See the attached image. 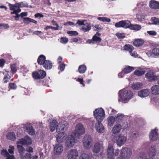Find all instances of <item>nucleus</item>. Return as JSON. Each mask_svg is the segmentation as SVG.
Listing matches in <instances>:
<instances>
[{
	"instance_id": "30",
	"label": "nucleus",
	"mask_w": 159,
	"mask_h": 159,
	"mask_svg": "<svg viewBox=\"0 0 159 159\" xmlns=\"http://www.w3.org/2000/svg\"><path fill=\"white\" fill-rule=\"evenodd\" d=\"M134 70L133 67L129 66H127L125 67L122 70V72L125 74L129 73Z\"/></svg>"
},
{
	"instance_id": "48",
	"label": "nucleus",
	"mask_w": 159,
	"mask_h": 159,
	"mask_svg": "<svg viewBox=\"0 0 159 159\" xmlns=\"http://www.w3.org/2000/svg\"><path fill=\"white\" fill-rule=\"evenodd\" d=\"M67 33L70 36H77L78 34V33L76 31H69Z\"/></svg>"
},
{
	"instance_id": "56",
	"label": "nucleus",
	"mask_w": 159,
	"mask_h": 159,
	"mask_svg": "<svg viewBox=\"0 0 159 159\" xmlns=\"http://www.w3.org/2000/svg\"><path fill=\"white\" fill-rule=\"evenodd\" d=\"M14 147L12 146H10L9 148L8 149L9 153L11 154H13L14 153Z\"/></svg>"
},
{
	"instance_id": "54",
	"label": "nucleus",
	"mask_w": 159,
	"mask_h": 159,
	"mask_svg": "<svg viewBox=\"0 0 159 159\" xmlns=\"http://www.w3.org/2000/svg\"><path fill=\"white\" fill-rule=\"evenodd\" d=\"M80 159H89V156L87 154H82L80 156Z\"/></svg>"
},
{
	"instance_id": "55",
	"label": "nucleus",
	"mask_w": 159,
	"mask_h": 159,
	"mask_svg": "<svg viewBox=\"0 0 159 159\" xmlns=\"http://www.w3.org/2000/svg\"><path fill=\"white\" fill-rule=\"evenodd\" d=\"M76 81L80 82V84H81L83 87L85 86V85L84 84V81L83 78H78L77 79Z\"/></svg>"
},
{
	"instance_id": "58",
	"label": "nucleus",
	"mask_w": 159,
	"mask_h": 159,
	"mask_svg": "<svg viewBox=\"0 0 159 159\" xmlns=\"http://www.w3.org/2000/svg\"><path fill=\"white\" fill-rule=\"evenodd\" d=\"M17 4L19 6L18 7H27V4H25L23 2H21L20 3H17Z\"/></svg>"
},
{
	"instance_id": "24",
	"label": "nucleus",
	"mask_w": 159,
	"mask_h": 159,
	"mask_svg": "<svg viewBox=\"0 0 159 159\" xmlns=\"http://www.w3.org/2000/svg\"><path fill=\"white\" fill-rule=\"evenodd\" d=\"M151 92L153 95H156L159 94V86L155 85L152 86L151 89Z\"/></svg>"
},
{
	"instance_id": "41",
	"label": "nucleus",
	"mask_w": 159,
	"mask_h": 159,
	"mask_svg": "<svg viewBox=\"0 0 159 159\" xmlns=\"http://www.w3.org/2000/svg\"><path fill=\"white\" fill-rule=\"evenodd\" d=\"M98 20L102 22H109L111 21L110 19L106 17H98Z\"/></svg>"
},
{
	"instance_id": "2",
	"label": "nucleus",
	"mask_w": 159,
	"mask_h": 159,
	"mask_svg": "<svg viewBox=\"0 0 159 159\" xmlns=\"http://www.w3.org/2000/svg\"><path fill=\"white\" fill-rule=\"evenodd\" d=\"M27 139H22L19 141L17 143V148L20 154L21 155L22 154L25 150V149L23 147L22 145H19V144H20L22 145H29L31 144L32 142L30 138L28 136H26Z\"/></svg>"
},
{
	"instance_id": "60",
	"label": "nucleus",
	"mask_w": 159,
	"mask_h": 159,
	"mask_svg": "<svg viewBox=\"0 0 159 159\" xmlns=\"http://www.w3.org/2000/svg\"><path fill=\"white\" fill-rule=\"evenodd\" d=\"M116 36L119 39H124L125 37L124 34L122 33H118L116 34Z\"/></svg>"
},
{
	"instance_id": "53",
	"label": "nucleus",
	"mask_w": 159,
	"mask_h": 159,
	"mask_svg": "<svg viewBox=\"0 0 159 159\" xmlns=\"http://www.w3.org/2000/svg\"><path fill=\"white\" fill-rule=\"evenodd\" d=\"M152 19L153 24L159 25V19L156 17H152Z\"/></svg>"
},
{
	"instance_id": "3",
	"label": "nucleus",
	"mask_w": 159,
	"mask_h": 159,
	"mask_svg": "<svg viewBox=\"0 0 159 159\" xmlns=\"http://www.w3.org/2000/svg\"><path fill=\"white\" fill-rule=\"evenodd\" d=\"M65 125L63 124H60L57 128L58 134L56 136L57 141L59 143H62L64 140V131Z\"/></svg>"
},
{
	"instance_id": "47",
	"label": "nucleus",
	"mask_w": 159,
	"mask_h": 159,
	"mask_svg": "<svg viewBox=\"0 0 159 159\" xmlns=\"http://www.w3.org/2000/svg\"><path fill=\"white\" fill-rule=\"evenodd\" d=\"M152 53L154 56H157L159 55V49L157 48H154L152 50Z\"/></svg>"
},
{
	"instance_id": "27",
	"label": "nucleus",
	"mask_w": 159,
	"mask_h": 159,
	"mask_svg": "<svg viewBox=\"0 0 159 159\" xmlns=\"http://www.w3.org/2000/svg\"><path fill=\"white\" fill-rule=\"evenodd\" d=\"M122 129V127L120 125L117 124L115 125L112 129L113 133L114 134H116L119 133Z\"/></svg>"
},
{
	"instance_id": "17",
	"label": "nucleus",
	"mask_w": 159,
	"mask_h": 159,
	"mask_svg": "<svg viewBox=\"0 0 159 159\" xmlns=\"http://www.w3.org/2000/svg\"><path fill=\"white\" fill-rule=\"evenodd\" d=\"M149 6L152 9H159V2L154 0H152L149 2Z\"/></svg>"
},
{
	"instance_id": "21",
	"label": "nucleus",
	"mask_w": 159,
	"mask_h": 159,
	"mask_svg": "<svg viewBox=\"0 0 159 159\" xmlns=\"http://www.w3.org/2000/svg\"><path fill=\"white\" fill-rule=\"evenodd\" d=\"M144 42V41L142 39H135L133 42V44L135 47H139L141 46Z\"/></svg>"
},
{
	"instance_id": "39",
	"label": "nucleus",
	"mask_w": 159,
	"mask_h": 159,
	"mask_svg": "<svg viewBox=\"0 0 159 159\" xmlns=\"http://www.w3.org/2000/svg\"><path fill=\"white\" fill-rule=\"evenodd\" d=\"M23 20L24 21V23L26 22L25 21H27L29 22H32L35 24L37 23V21L36 20L29 17H24L23 18Z\"/></svg>"
},
{
	"instance_id": "61",
	"label": "nucleus",
	"mask_w": 159,
	"mask_h": 159,
	"mask_svg": "<svg viewBox=\"0 0 159 159\" xmlns=\"http://www.w3.org/2000/svg\"><path fill=\"white\" fill-rule=\"evenodd\" d=\"M94 27L96 28L95 30L97 31H99V30H101L102 29V26L99 25H96Z\"/></svg>"
},
{
	"instance_id": "44",
	"label": "nucleus",
	"mask_w": 159,
	"mask_h": 159,
	"mask_svg": "<svg viewBox=\"0 0 159 159\" xmlns=\"http://www.w3.org/2000/svg\"><path fill=\"white\" fill-rule=\"evenodd\" d=\"M60 41L62 43L66 44L68 42L69 40L66 37H62L60 38Z\"/></svg>"
},
{
	"instance_id": "10",
	"label": "nucleus",
	"mask_w": 159,
	"mask_h": 159,
	"mask_svg": "<svg viewBox=\"0 0 159 159\" xmlns=\"http://www.w3.org/2000/svg\"><path fill=\"white\" fill-rule=\"evenodd\" d=\"M85 132V129L83 125L80 123L77 125L75 128V136H79L84 134Z\"/></svg>"
},
{
	"instance_id": "51",
	"label": "nucleus",
	"mask_w": 159,
	"mask_h": 159,
	"mask_svg": "<svg viewBox=\"0 0 159 159\" xmlns=\"http://www.w3.org/2000/svg\"><path fill=\"white\" fill-rule=\"evenodd\" d=\"M65 67V64L64 63H61L59 65L58 69L62 71L64 70Z\"/></svg>"
},
{
	"instance_id": "28",
	"label": "nucleus",
	"mask_w": 159,
	"mask_h": 159,
	"mask_svg": "<svg viewBox=\"0 0 159 159\" xmlns=\"http://www.w3.org/2000/svg\"><path fill=\"white\" fill-rule=\"evenodd\" d=\"M7 139L13 141L16 139L15 134L13 132H9L7 133Z\"/></svg>"
},
{
	"instance_id": "20",
	"label": "nucleus",
	"mask_w": 159,
	"mask_h": 159,
	"mask_svg": "<svg viewBox=\"0 0 159 159\" xmlns=\"http://www.w3.org/2000/svg\"><path fill=\"white\" fill-rule=\"evenodd\" d=\"M42 66L46 70H50L52 68L53 64L50 60H47Z\"/></svg>"
},
{
	"instance_id": "40",
	"label": "nucleus",
	"mask_w": 159,
	"mask_h": 159,
	"mask_svg": "<svg viewBox=\"0 0 159 159\" xmlns=\"http://www.w3.org/2000/svg\"><path fill=\"white\" fill-rule=\"evenodd\" d=\"M38 71L39 75V76H40L41 79H43L46 76V73L45 71L42 70H38Z\"/></svg>"
},
{
	"instance_id": "46",
	"label": "nucleus",
	"mask_w": 159,
	"mask_h": 159,
	"mask_svg": "<svg viewBox=\"0 0 159 159\" xmlns=\"http://www.w3.org/2000/svg\"><path fill=\"white\" fill-rule=\"evenodd\" d=\"M115 26L116 28H123V20H121L118 22L116 23L115 24Z\"/></svg>"
},
{
	"instance_id": "23",
	"label": "nucleus",
	"mask_w": 159,
	"mask_h": 159,
	"mask_svg": "<svg viewBox=\"0 0 159 159\" xmlns=\"http://www.w3.org/2000/svg\"><path fill=\"white\" fill-rule=\"evenodd\" d=\"M91 28V25L90 24L86 23L83 25L81 30L84 32H88L89 31Z\"/></svg>"
},
{
	"instance_id": "31",
	"label": "nucleus",
	"mask_w": 159,
	"mask_h": 159,
	"mask_svg": "<svg viewBox=\"0 0 159 159\" xmlns=\"http://www.w3.org/2000/svg\"><path fill=\"white\" fill-rule=\"evenodd\" d=\"M86 70V66L84 65H81L79 66L78 71L80 74H83L85 72Z\"/></svg>"
},
{
	"instance_id": "38",
	"label": "nucleus",
	"mask_w": 159,
	"mask_h": 159,
	"mask_svg": "<svg viewBox=\"0 0 159 159\" xmlns=\"http://www.w3.org/2000/svg\"><path fill=\"white\" fill-rule=\"evenodd\" d=\"M32 75L33 78L35 80L41 79L39 75L38 71L33 72Z\"/></svg>"
},
{
	"instance_id": "63",
	"label": "nucleus",
	"mask_w": 159,
	"mask_h": 159,
	"mask_svg": "<svg viewBox=\"0 0 159 159\" xmlns=\"http://www.w3.org/2000/svg\"><path fill=\"white\" fill-rule=\"evenodd\" d=\"M147 32L150 35L155 36L157 34V32L154 30L148 31Z\"/></svg>"
},
{
	"instance_id": "15",
	"label": "nucleus",
	"mask_w": 159,
	"mask_h": 159,
	"mask_svg": "<svg viewBox=\"0 0 159 159\" xmlns=\"http://www.w3.org/2000/svg\"><path fill=\"white\" fill-rule=\"evenodd\" d=\"M149 138L151 140L153 141L157 140L158 138V133L156 129L151 130L149 133Z\"/></svg>"
},
{
	"instance_id": "29",
	"label": "nucleus",
	"mask_w": 159,
	"mask_h": 159,
	"mask_svg": "<svg viewBox=\"0 0 159 159\" xmlns=\"http://www.w3.org/2000/svg\"><path fill=\"white\" fill-rule=\"evenodd\" d=\"M145 72V71L143 69H138L134 71V74L136 76H140L143 75Z\"/></svg>"
},
{
	"instance_id": "14",
	"label": "nucleus",
	"mask_w": 159,
	"mask_h": 159,
	"mask_svg": "<svg viewBox=\"0 0 159 159\" xmlns=\"http://www.w3.org/2000/svg\"><path fill=\"white\" fill-rule=\"evenodd\" d=\"M63 151V147L62 145L57 144L54 147V152L56 155H61Z\"/></svg>"
},
{
	"instance_id": "16",
	"label": "nucleus",
	"mask_w": 159,
	"mask_h": 159,
	"mask_svg": "<svg viewBox=\"0 0 159 159\" xmlns=\"http://www.w3.org/2000/svg\"><path fill=\"white\" fill-rule=\"evenodd\" d=\"M103 149V145L102 144L98 142L96 143L94 146L93 151L94 153H97Z\"/></svg>"
},
{
	"instance_id": "32",
	"label": "nucleus",
	"mask_w": 159,
	"mask_h": 159,
	"mask_svg": "<svg viewBox=\"0 0 159 159\" xmlns=\"http://www.w3.org/2000/svg\"><path fill=\"white\" fill-rule=\"evenodd\" d=\"M125 50L128 51L129 52H132L134 49V47L132 45L129 44L125 45L123 47Z\"/></svg>"
},
{
	"instance_id": "43",
	"label": "nucleus",
	"mask_w": 159,
	"mask_h": 159,
	"mask_svg": "<svg viewBox=\"0 0 159 159\" xmlns=\"http://www.w3.org/2000/svg\"><path fill=\"white\" fill-rule=\"evenodd\" d=\"M8 6L9 7L10 10H15L16 9L19 7L18 5L17 4V3L14 5L9 3Z\"/></svg>"
},
{
	"instance_id": "50",
	"label": "nucleus",
	"mask_w": 159,
	"mask_h": 159,
	"mask_svg": "<svg viewBox=\"0 0 159 159\" xmlns=\"http://www.w3.org/2000/svg\"><path fill=\"white\" fill-rule=\"evenodd\" d=\"M9 87L11 89H16L17 86L16 84L14 83H9Z\"/></svg>"
},
{
	"instance_id": "62",
	"label": "nucleus",
	"mask_w": 159,
	"mask_h": 159,
	"mask_svg": "<svg viewBox=\"0 0 159 159\" xmlns=\"http://www.w3.org/2000/svg\"><path fill=\"white\" fill-rule=\"evenodd\" d=\"M11 78V77H7L4 76L3 79V83L4 84L7 83L9 81Z\"/></svg>"
},
{
	"instance_id": "42",
	"label": "nucleus",
	"mask_w": 159,
	"mask_h": 159,
	"mask_svg": "<svg viewBox=\"0 0 159 159\" xmlns=\"http://www.w3.org/2000/svg\"><path fill=\"white\" fill-rule=\"evenodd\" d=\"M124 117V116L123 114H118L115 116V118L116 121H120L122 120Z\"/></svg>"
},
{
	"instance_id": "4",
	"label": "nucleus",
	"mask_w": 159,
	"mask_h": 159,
	"mask_svg": "<svg viewBox=\"0 0 159 159\" xmlns=\"http://www.w3.org/2000/svg\"><path fill=\"white\" fill-rule=\"evenodd\" d=\"M93 115L98 122H101L105 117V112L102 108L96 109L93 111Z\"/></svg>"
},
{
	"instance_id": "18",
	"label": "nucleus",
	"mask_w": 159,
	"mask_h": 159,
	"mask_svg": "<svg viewBox=\"0 0 159 159\" xmlns=\"http://www.w3.org/2000/svg\"><path fill=\"white\" fill-rule=\"evenodd\" d=\"M60 124H62L61 123L58 124L56 120H53L50 123V129L51 131L53 132L60 125Z\"/></svg>"
},
{
	"instance_id": "11",
	"label": "nucleus",
	"mask_w": 159,
	"mask_h": 159,
	"mask_svg": "<svg viewBox=\"0 0 159 159\" xmlns=\"http://www.w3.org/2000/svg\"><path fill=\"white\" fill-rule=\"evenodd\" d=\"M145 77L148 79L149 82L155 81L158 80V77L155 75L154 72L149 71L145 75Z\"/></svg>"
},
{
	"instance_id": "19",
	"label": "nucleus",
	"mask_w": 159,
	"mask_h": 159,
	"mask_svg": "<svg viewBox=\"0 0 159 159\" xmlns=\"http://www.w3.org/2000/svg\"><path fill=\"white\" fill-rule=\"evenodd\" d=\"M150 93L148 89H143L138 92V94L139 96L141 97H145L148 96Z\"/></svg>"
},
{
	"instance_id": "9",
	"label": "nucleus",
	"mask_w": 159,
	"mask_h": 159,
	"mask_svg": "<svg viewBox=\"0 0 159 159\" xmlns=\"http://www.w3.org/2000/svg\"><path fill=\"white\" fill-rule=\"evenodd\" d=\"M114 139L116 140L117 145L120 147L125 143L127 137L124 135H119L115 136Z\"/></svg>"
},
{
	"instance_id": "36",
	"label": "nucleus",
	"mask_w": 159,
	"mask_h": 159,
	"mask_svg": "<svg viewBox=\"0 0 159 159\" xmlns=\"http://www.w3.org/2000/svg\"><path fill=\"white\" fill-rule=\"evenodd\" d=\"M10 67L13 74L16 73L17 70L16 64L14 63L10 64Z\"/></svg>"
},
{
	"instance_id": "37",
	"label": "nucleus",
	"mask_w": 159,
	"mask_h": 159,
	"mask_svg": "<svg viewBox=\"0 0 159 159\" xmlns=\"http://www.w3.org/2000/svg\"><path fill=\"white\" fill-rule=\"evenodd\" d=\"M142 86L141 83H137L136 84H133L132 85V88L134 89L139 90V89Z\"/></svg>"
},
{
	"instance_id": "8",
	"label": "nucleus",
	"mask_w": 159,
	"mask_h": 159,
	"mask_svg": "<svg viewBox=\"0 0 159 159\" xmlns=\"http://www.w3.org/2000/svg\"><path fill=\"white\" fill-rule=\"evenodd\" d=\"M78 154L79 152L77 150L73 149L67 152L66 156L68 159H76Z\"/></svg>"
},
{
	"instance_id": "59",
	"label": "nucleus",
	"mask_w": 159,
	"mask_h": 159,
	"mask_svg": "<svg viewBox=\"0 0 159 159\" xmlns=\"http://www.w3.org/2000/svg\"><path fill=\"white\" fill-rule=\"evenodd\" d=\"M124 124L125 125V126H124L123 128V129H126V130H129V125L127 123V122L124 123Z\"/></svg>"
},
{
	"instance_id": "64",
	"label": "nucleus",
	"mask_w": 159,
	"mask_h": 159,
	"mask_svg": "<svg viewBox=\"0 0 159 159\" xmlns=\"http://www.w3.org/2000/svg\"><path fill=\"white\" fill-rule=\"evenodd\" d=\"M25 157L26 159H31L32 158L31 154L29 153H26Z\"/></svg>"
},
{
	"instance_id": "7",
	"label": "nucleus",
	"mask_w": 159,
	"mask_h": 159,
	"mask_svg": "<svg viewBox=\"0 0 159 159\" xmlns=\"http://www.w3.org/2000/svg\"><path fill=\"white\" fill-rule=\"evenodd\" d=\"M92 141L93 140L90 135H85L83 140V145L85 148H90L92 146Z\"/></svg>"
},
{
	"instance_id": "45",
	"label": "nucleus",
	"mask_w": 159,
	"mask_h": 159,
	"mask_svg": "<svg viewBox=\"0 0 159 159\" xmlns=\"http://www.w3.org/2000/svg\"><path fill=\"white\" fill-rule=\"evenodd\" d=\"M26 129L28 131V132L29 134L31 135H34L35 134V131L34 129L32 128L27 127L26 128Z\"/></svg>"
},
{
	"instance_id": "25",
	"label": "nucleus",
	"mask_w": 159,
	"mask_h": 159,
	"mask_svg": "<svg viewBox=\"0 0 159 159\" xmlns=\"http://www.w3.org/2000/svg\"><path fill=\"white\" fill-rule=\"evenodd\" d=\"M98 124L96 125V128L97 131L99 133H103L104 130V128L101 122H98Z\"/></svg>"
},
{
	"instance_id": "52",
	"label": "nucleus",
	"mask_w": 159,
	"mask_h": 159,
	"mask_svg": "<svg viewBox=\"0 0 159 159\" xmlns=\"http://www.w3.org/2000/svg\"><path fill=\"white\" fill-rule=\"evenodd\" d=\"M139 134V133L137 131H134L132 132L131 134V137L134 138L137 137Z\"/></svg>"
},
{
	"instance_id": "5",
	"label": "nucleus",
	"mask_w": 159,
	"mask_h": 159,
	"mask_svg": "<svg viewBox=\"0 0 159 159\" xmlns=\"http://www.w3.org/2000/svg\"><path fill=\"white\" fill-rule=\"evenodd\" d=\"M132 154V151L130 148H123L121 151L120 157L119 159H126L128 158Z\"/></svg>"
},
{
	"instance_id": "57",
	"label": "nucleus",
	"mask_w": 159,
	"mask_h": 159,
	"mask_svg": "<svg viewBox=\"0 0 159 159\" xmlns=\"http://www.w3.org/2000/svg\"><path fill=\"white\" fill-rule=\"evenodd\" d=\"M1 154L6 157L9 155V153L6 149H3L1 152Z\"/></svg>"
},
{
	"instance_id": "26",
	"label": "nucleus",
	"mask_w": 159,
	"mask_h": 159,
	"mask_svg": "<svg viewBox=\"0 0 159 159\" xmlns=\"http://www.w3.org/2000/svg\"><path fill=\"white\" fill-rule=\"evenodd\" d=\"M156 147L155 146H152L149 149L148 153L149 156L150 157L152 158L153 157L155 156L156 154Z\"/></svg>"
},
{
	"instance_id": "13",
	"label": "nucleus",
	"mask_w": 159,
	"mask_h": 159,
	"mask_svg": "<svg viewBox=\"0 0 159 159\" xmlns=\"http://www.w3.org/2000/svg\"><path fill=\"white\" fill-rule=\"evenodd\" d=\"M75 138L72 135H68L66 138L65 142L66 146L68 147H71L74 145Z\"/></svg>"
},
{
	"instance_id": "22",
	"label": "nucleus",
	"mask_w": 159,
	"mask_h": 159,
	"mask_svg": "<svg viewBox=\"0 0 159 159\" xmlns=\"http://www.w3.org/2000/svg\"><path fill=\"white\" fill-rule=\"evenodd\" d=\"M46 60V57L43 55L41 54L38 57L37 62L39 65L42 66Z\"/></svg>"
},
{
	"instance_id": "34",
	"label": "nucleus",
	"mask_w": 159,
	"mask_h": 159,
	"mask_svg": "<svg viewBox=\"0 0 159 159\" xmlns=\"http://www.w3.org/2000/svg\"><path fill=\"white\" fill-rule=\"evenodd\" d=\"M116 120L115 117L113 116L109 117L107 119L108 125L110 126H113Z\"/></svg>"
},
{
	"instance_id": "35",
	"label": "nucleus",
	"mask_w": 159,
	"mask_h": 159,
	"mask_svg": "<svg viewBox=\"0 0 159 159\" xmlns=\"http://www.w3.org/2000/svg\"><path fill=\"white\" fill-rule=\"evenodd\" d=\"M123 28L124 29H129L131 24L130 21L128 20H123Z\"/></svg>"
},
{
	"instance_id": "49",
	"label": "nucleus",
	"mask_w": 159,
	"mask_h": 159,
	"mask_svg": "<svg viewBox=\"0 0 159 159\" xmlns=\"http://www.w3.org/2000/svg\"><path fill=\"white\" fill-rule=\"evenodd\" d=\"M52 29L54 30H57L59 29V26H56V27H54L52 26H47L45 27L44 29L45 30H47L48 29Z\"/></svg>"
},
{
	"instance_id": "33",
	"label": "nucleus",
	"mask_w": 159,
	"mask_h": 159,
	"mask_svg": "<svg viewBox=\"0 0 159 159\" xmlns=\"http://www.w3.org/2000/svg\"><path fill=\"white\" fill-rule=\"evenodd\" d=\"M141 28V27L140 25L135 24L133 25L131 24L129 29L131 30L138 31L140 30Z\"/></svg>"
},
{
	"instance_id": "1",
	"label": "nucleus",
	"mask_w": 159,
	"mask_h": 159,
	"mask_svg": "<svg viewBox=\"0 0 159 159\" xmlns=\"http://www.w3.org/2000/svg\"><path fill=\"white\" fill-rule=\"evenodd\" d=\"M119 94V101L121 100L122 102H125L131 99L133 96V93L131 91L125 89L120 91Z\"/></svg>"
},
{
	"instance_id": "6",
	"label": "nucleus",
	"mask_w": 159,
	"mask_h": 159,
	"mask_svg": "<svg viewBox=\"0 0 159 159\" xmlns=\"http://www.w3.org/2000/svg\"><path fill=\"white\" fill-rule=\"evenodd\" d=\"M120 150L117 149L116 150L115 152H114V149L112 146L111 145H109L108 146L107 155L108 158L114 159L115 157L118 155Z\"/></svg>"
},
{
	"instance_id": "12",
	"label": "nucleus",
	"mask_w": 159,
	"mask_h": 159,
	"mask_svg": "<svg viewBox=\"0 0 159 159\" xmlns=\"http://www.w3.org/2000/svg\"><path fill=\"white\" fill-rule=\"evenodd\" d=\"M101 35L100 33L97 32L96 34L91 39H88L87 40V43H88L94 44L97 42H100L101 41L102 39L100 37Z\"/></svg>"
}]
</instances>
